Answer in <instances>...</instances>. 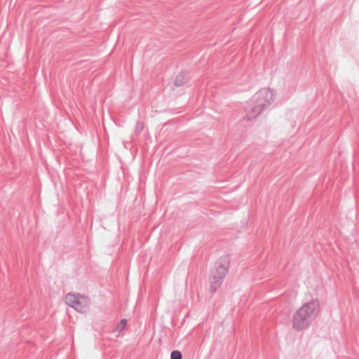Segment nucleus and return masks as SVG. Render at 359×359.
<instances>
[{
  "mask_svg": "<svg viewBox=\"0 0 359 359\" xmlns=\"http://www.w3.org/2000/svg\"><path fill=\"white\" fill-rule=\"evenodd\" d=\"M188 75L185 72L180 73L175 78L174 84L176 86H183L188 81Z\"/></svg>",
  "mask_w": 359,
  "mask_h": 359,
  "instance_id": "obj_5",
  "label": "nucleus"
},
{
  "mask_svg": "<svg viewBox=\"0 0 359 359\" xmlns=\"http://www.w3.org/2000/svg\"><path fill=\"white\" fill-rule=\"evenodd\" d=\"M65 302L69 306L81 313L87 312L89 309L90 299L83 295L68 294Z\"/></svg>",
  "mask_w": 359,
  "mask_h": 359,
  "instance_id": "obj_3",
  "label": "nucleus"
},
{
  "mask_svg": "<svg viewBox=\"0 0 359 359\" xmlns=\"http://www.w3.org/2000/svg\"><path fill=\"white\" fill-rule=\"evenodd\" d=\"M273 92L269 89H264L258 92L255 95V100L259 102V108L258 113H259L265 105L269 104L273 100Z\"/></svg>",
  "mask_w": 359,
  "mask_h": 359,
  "instance_id": "obj_4",
  "label": "nucleus"
},
{
  "mask_svg": "<svg viewBox=\"0 0 359 359\" xmlns=\"http://www.w3.org/2000/svg\"><path fill=\"white\" fill-rule=\"evenodd\" d=\"M170 359H182V355L179 351H173L171 353Z\"/></svg>",
  "mask_w": 359,
  "mask_h": 359,
  "instance_id": "obj_8",
  "label": "nucleus"
},
{
  "mask_svg": "<svg viewBox=\"0 0 359 359\" xmlns=\"http://www.w3.org/2000/svg\"><path fill=\"white\" fill-rule=\"evenodd\" d=\"M320 311V306L318 301L306 302L294 313L292 318L293 328L297 331L306 329L319 314Z\"/></svg>",
  "mask_w": 359,
  "mask_h": 359,
  "instance_id": "obj_1",
  "label": "nucleus"
},
{
  "mask_svg": "<svg viewBox=\"0 0 359 359\" xmlns=\"http://www.w3.org/2000/svg\"><path fill=\"white\" fill-rule=\"evenodd\" d=\"M230 258L228 255L220 257L216 262L210 276V292L214 294L222 285L229 272Z\"/></svg>",
  "mask_w": 359,
  "mask_h": 359,
  "instance_id": "obj_2",
  "label": "nucleus"
},
{
  "mask_svg": "<svg viewBox=\"0 0 359 359\" xmlns=\"http://www.w3.org/2000/svg\"><path fill=\"white\" fill-rule=\"evenodd\" d=\"M127 325V320L126 319H122L119 323H118L114 328V331L117 332L118 333H121L126 327Z\"/></svg>",
  "mask_w": 359,
  "mask_h": 359,
  "instance_id": "obj_6",
  "label": "nucleus"
},
{
  "mask_svg": "<svg viewBox=\"0 0 359 359\" xmlns=\"http://www.w3.org/2000/svg\"><path fill=\"white\" fill-rule=\"evenodd\" d=\"M144 127V123L140 121H137L135 124V134L136 135H139L143 130Z\"/></svg>",
  "mask_w": 359,
  "mask_h": 359,
  "instance_id": "obj_7",
  "label": "nucleus"
}]
</instances>
